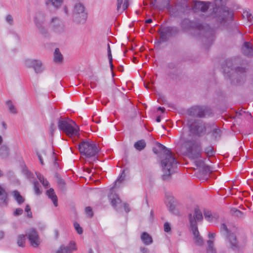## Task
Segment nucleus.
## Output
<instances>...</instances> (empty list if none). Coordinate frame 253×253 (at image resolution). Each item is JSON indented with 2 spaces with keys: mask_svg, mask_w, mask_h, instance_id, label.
Masks as SVG:
<instances>
[{
  "mask_svg": "<svg viewBox=\"0 0 253 253\" xmlns=\"http://www.w3.org/2000/svg\"><path fill=\"white\" fill-rule=\"evenodd\" d=\"M158 147L160 150L164 152V156H162L161 160V166L163 172L162 178L164 180H169L170 179L171 174L175 171L177 162L174 154L170 150L168 149L161 144H159Z\"/></svg>",
  "mask_w": 253,
  "mask_h": 253,
  "instance_id": "nucleus-1",
  "label": "nucleus"
},
{
  "mask_svg": "<svg viewBox=\"0 0 253 253\" xmlns=\"http://www.w3.org/2000/svg\"><path fill=\"white\" fill-rule=\"evenodd\" d=\"M58 127L67 136L72 137L78 136L79 128L76 123L69 119L60 118L58 121Z\"/></svg>",
  "mask_w": 253,
  "mask_h": 253,
  "instance_id": "nucleus-2",
  "label": "nucleus"
},
{
  "mask_svg": "<svg viewBox=\"0 0 253 253\" xmlns=\"http://www.w3.org/2000/svg\"><path fill=\"white\" fill-rule=\"evenodd\" d=\"M79 150L82 157L87 158L95 157L99 152L96 143L87 140H84L79 144Z\"/></svg>",
  "mask_w": 253,
  "mask_h": 253,
  "instance_id": "nucleus-3",
  "label": "nucleus"
},
{
  "mask_svg": "<svg viewBox=\"0 0 253 253\" xmlns=\"http://www.w3.org/2000/svg\"><path fill=\"white\" fill-rule=\"evenodd\" d=\"M125 177L126 174L125 171H123L121 176L116 181L114 186L110 189L108 196L111 205L116 209L121 208L122 207V203L118 195L116 194L115 189L119 187L118 185L122 183L125 180Z\"/></svg>",
  "mask_w": 253,
  "mask_h": 253,
  "instance_id": "nucleus-4",
  "label": "nucleus"
},
{
  "mask_svg": "<svg viewBox=\"0 0 253 253\" xmlns=\"http://www.w3.org/2000/svg\"><path fill=\"white\" fill-rule=\"evenodd\" d=\"M87 13L84 4L81 2L76 3L72 10L73 21L78 24L84 23L87 18Z\"/></svg>",
  "mask_w": 253,
  "mask_h": 253,
  "instance_id": "nucleus-5",
  "label": "nucleus"
},
{
  "mask_svg": "<svg viewBox=\"0 0 253 253\" xmlns=\"http://www.w3.org/2000/svg\"><path fill=\"white\" fill-rule=\"evenodd\" d=\"M203 219V216L202 211L198 208L194 209L189 214V220L191 227V232L194 237H199V232L198 229L197 224L201 222Z\"/></svg>",
  "mask_w": 253,
  "mask_h": 253,
  "instance_id": "nucleus-6",
  "label": "nucleus"
},
{
  "mask_svg": "<svg viewBox=\"0 0 253 253\" xmlns=\"http://www.w3.org/2000/svg\"><path fill=\"white\" fill-rule=\"evenodd\" d=\"M48 24L51 30L55 33L61 34L65 30V25L59 17L52 16L49 19Z\"/></svg>",
  "mask_w": 253,
  "mask_h": 253,
  "instance_id": "nucleus-7",
  "label": "nucleus"
},
{
  "mask_svg": "<svg viewBox=\"0 0 253 253\" xmlns=\"http://www.w3.org/2000/svg\"><path fill=\"white\" fill-rule=\"evenodd\" d=\"M187 125L191 132L196 135H201L205 133L206 126L205 124L202 122H197L192 119H189L188 120Z\"/></svg>",
  "mask_w": 253,
  "mask_h": 253,
  "instance_id": "nucleus-8",
  "label": "nucleus"
},
{
  "mask_svg": "<svg viewBox=\"0 0 253 253\" xmlns=\"http://www.w3.org/2000/svg\"><path fill=\"white\" fill-rule=\"evenodd\" d=\"M178 30L176 27H168L160 30V40L162 42H166L170 37L176 35Z\"/></svg>",
  "mask_w": 253,
  "mask_h": 253,
  "instance_id": "nucleus-9",
  "label": "nucleus"
},
{
  "mask_svg": "<svg viewBox=\"0 0 253 253\" xmlns=\"http://www.w3.org/2000/svg\"><path fill=\"white\" fill-rule=\"evenodd\" d=\"M25 65L29 68H33L37 74L42 73L44 69V66L42 61L37 59H27Z\"/></svg>",
  "mask_w": 253,
  "mask_h": 253,
  "instance_id": "nucleus-10",
  "label": "nucleus"
},
{
  "mask_svg": "<svg viewBox=\"0 0 253 253\" xmlns=\"http://www.w3.org/2000/svg\"><path fill=\"white\" fill-rule=\"evenodd\" d=\"M210 2L204 1H194L192 9L195 12L200 11L205 12L209 8Z\"/></svg>",
  "mask_w": 253,
  "mask_h": 253,
  "instance_id": "nucleus-11",
  "label": "nucleus"
},
{
  "mask_svg": "<svg viewBox=\"0 0 253 253\" xmlns=\"http://www.w3.org/2000/svg\"><path fill=\"white\" fill-rule=\"evenodd\" d=\"M165 197V203L167 205V207L169 211L173 213H176V202L174 198L169 194H166Z\"/></svg>",
  "mask_w": 253,
  "mask_h": 253,
  "instance_id": "nucleus-12",
  "label": "nucleus"
},
{
  "mask_svg": "<svg viewBox=\"0 0 253 253\" xmlns=\"http://www.w3.org/2000/svg\"><path fill=\"white\" fill-rule=\"evenodd\" d=\"M192 142L188 141L185 142L184 146L186 148L187 151L189 153V157L192 159H196L201 157V150H198L194 151L192 150V145H193Z\"/></svg>",
  "mask_w": 253,
  "mask_h": 253,
  "instance_id": "nucleus-13",
  "label": "nucleus"
},
{
  "mask_svg": "<svg viewBox=\"0 0 253 253\" xmlns=\"http://www.w3.org/2000/svg\"><path fill=\"white\" fill-rule=\"evenodd\" d=\"M188 113L192 117L202 118L205 116V110L202 107L195 106L189 109Z\"/></svg>",
  "mask_w": 253,
  "mask_h": 253,
  "instance_id": "nucleus-14",
  "label": "nucleus"
},
{
  "mask_svg": "<svg viewBox=\"0 0 253 253\" xmlns=\"http://www.w3.org/2000/svg\"><path fill=\"white\" fill-rule=\"evenodd\" d=\"M168 68L170 70L169 76L172 79H176L181 74V70L178 67L177 64L170 63L168 65Z\"/></svg>",
  "mask_w": 253,
  "mask_h": 253,
  "instance_id": "nucleus-15",
  "label": "nucleus"
},
{
  "mask_svg": "<svg viewBox=\"0 0 253 253\" xmlns=\"http://www.w3.org/2000/svg\"><path fill=\"white\" fill-rule=\"evenodd\" d=\"M203 214L205 219L211 223L216 221L218 218V215L217 213H212L208 210H204Z\"/></svg>",
  "mask_w": 253,
  "mask_h": 253,
  "instance_id": "nucleus-16",
  "label": "nucleus"
},
{
  "mask_svg": "<svg viewBox=\"0 0 253 253\" xmlns=\"http://www.w3.org/2000/svg\"><path fill=\"white\" fill-rule=\"evenodd\" d=\"M76 250L75 243L74 242H71L69 246H61L56 253H71L72 251Z\"/></svg>",
  "mask_w": 253,
  "mask_h": 253,
  "instance_id": "nucleus-17",
  "label": "nucleus"
},
{
  "mask_svg": "<svg viewBox=\"0 0 253 253\" xmlns=\"http://www.w3.org/2000/svg\"><path fill=\"white\" fill-rule=\"evenodd\" d=\"M220 231L221 234L224 236L230 237L236 236L235 232H232L230 229H229L227 228V225L224 223L221 224L220 227Z\"/></svg>",
  "mask_w": 253,
  "mask_h": 253,
  "instance_id": "nucleus-18",
  "label": "nucleus"
},
{
  "mask_svg": "<svg viewBox=\"0 0 253 253\" xmlns=\"http://www.w3.org/2000/svg\"><path fill=\"white\" fill-rule=\"evenodd\" d=\"M63 3V0H45V4L48 7H53L55 9H59Z\"/></svg>",
  "mask_w": 253,
  "mask_h": 253,
  "instance_id": "nucleus-19",
  "label": "nucleus"
},
{
  "mask_svg": "<svg viewBox=\"0 0 253 253\" xmlns=\"http://www.w3.org/2000/svg\"><path fill=\"white\" fill-rule=\"evenodd\" d=\"M45 21V15L42 12H38L34 18L35 25L43 24Z\"/></svg>",
  "mask_w": 253,
  "mask_h": 253,
  "instance_id": "nucleus-20",
  "label": "nucleus"
},
{
  "mask_svg": "<svg viewBox=\"0 0 253 253\" xmlns=\"http://www.w3.org/2000/svg\"><path fill=\"white\" fill-rule=\"evenodd\" d=\"M242 51L243 53L247 56H253V48L250 42H245L244 43L242 47Z\"/></svg>",
  "mask_w": 253,
  "mask_h": 253,
  "instance_id": "nucleus-21",
  "label": "nucleus"
},
{
  "mask_svg": "<svg viewBox=\"0 0 253 253\" xmlns=\"http://www.w3.org/2000/svg\"><path fill=\"white\" fill-rule=\"evenodd\" d=\"M46 195L50 198L55 207L58 206L57 197L53 188H50L46 191Z\"/></svg>",
  "mask_w": 253,
  "mask_h": 253,
  "instance_id": "nucleus-22",
  "label": "nucleus"
},
{
  "mask_svg": "<svg viewBox=\"0 0 253 253\" xmlns=\"http://www.w3.org/2000/svg\"><path fill=\"white\" fill-rule=\"evenodd\" d=\"M9 155V149L7 146L3 145L0 147V157L2 159L7 158Z\"/></svg>",
  "mask_w": 253,
  "mask_h": 253,
  "instance_id": "nucleus-23",
  "label": "nucleus"
},
{
  "mask_svg": "<svg viewBox=\"0 0 253 253\" xmlns=\"http://www.w3.org/2000/svg\"><path fill=\"white\" fill-rule=\"evenodd\" d=\"M7 194L5 188L0 184V204L6 203Z\"/></svg>",
  "mask_w": 253,
  "mask_h": 253,
  "instance_id": "nucleus-24",
  "label": "nucleus"
},
{
  "mask_svg": "<svg viewBox=\"0 0 253 253\" xmlns=\"http://www.w3.org/2000/svg\"><path fill=\"white\" fill-rule=\"evenodd\" d=\"M63 61V56L60 53L59 49L56 48L54 52V61L56 63H60Z\"/></svg>",
  "mask_w": 253,
  "mask_h": 253,
  "instance_id": "nucleus-25",
  "label": "nucleus"
},
{
  "mask_svg": "<svg viewBox=\"0 0 253 253\" xmlns=\"http://www.w3.org/2000/svg\"><path fill=\"white\" fill-rule=\"evenodd\" d=\"M5 103L10 113L13 114H16L17 113V111L11 100L6 101Z\"/></svg>",
  "mask_w": 253,
  "mask_h": 253,
  "instance_id": "nucleus-26",
  "label": "nucleus"
},
{
  "mask_svg": "<svg viewBox=\"0 0 253 253\" xmlns=\"http://www.w3.org/2000/svg\"><path fill=\"white\" fill-rule=\"evenodd\" d=\"M30 245L34 248H37L42 242L41 238H28Z\"/></svg>",
  "mask_w": 253,
  "mask_h": 253,
  "instance_id": "nucleus-27",
  "label": "nucleus"
},
{
  "mask_svg": "<svg viewBox=\"0 0 253 253\" xmlns=\"http://www.w3.org/2000/svg\"><path fill=\"white\" fill-rule=\"evenodd\" d=\"M39 32L43 36H47L48 34V32L46 27L43 24H40L36 25Z\"/></svg>",
  "mask_w": 253,
  "mask_h": 253,
  "instance_id": "nucleus-28",
  "label": "nucleus"
},
{
  "mask_svg": "<svg viewBox=\"0 0 253 253\" xmlns=\"http://www.w3.org/2000/svg\"><path fill=\"white\" fill-rule=\"evenodd\" d=\"M145 146L146 143L143 140H139L135 142L134 144V147L138 151H141L145 147Z\"/></svg>",
  "mask_w": 253,
  "mask_h": 253,
  "instance_id": "nucleus-29",
  "label": "nucleus"
},
{
  "mask_svg": "<svg viewBox=\"0 0 253 253\" xmlns=\"http://www.w3.org/2000/svg\"><path fill=\"white\" fill-rule=\"evenodd\" d=\"M36 173L40 181L42 183L43 186L45 188H47L49 185V182L47 181V180L46 179H45L44 177L40 173L36 172Z\"/></svg>",
  "mask_w": 253,
  "mask_h": 253,
  "instance_id": "nucleus-30",
  "label": "nucleus"
},
{
  "mask_svg": "<svg viewBox=\"0 0 253 253\" xmlns=\"http://www.w3.org/2000/svg\"><path fill=\"white\" fill-rule=\"evenodd\" d=\"M13 195L14 199L19 204H21L24 202V199L17 191H14L13 192Z\"/></svg>",
  "mask_w": 253,
  "mask_h": 253,
  "instance_id": "nucleus-31",
  "label": "nucleus"
},
{
  "mask_svg": "<svg viewBox=\"0 0 253 253\" xmlns=\"http://www.w3.org/2000/svg\"><path fill=\"white\" fill-rule=\"evenodd\" d=\"M204 152L207 157H210L214 156L215 151L213 147L211 146H209L204 149Z\"/></svg>",
  "mask_w": 253,
  "mask_h": 253,
  "instance_id": "nucleus-32",
  "label": "nucleus"
},
{
  "mask_svg": "<svg viewBox=\"0 0 253 253\" xmlns=\"http://www.w3.org/2000/svg\"><path fill=\"white\" fill-rule=\"evenodd\" d=\"M27 237H38L39 235L34 229H30L26 232Z\"/></svg>",
  "mask_w": 253,
  "mask_h": 253,
  "instance_id": "nucleus-33",
  "label": "nucleus"
},
{
  "mask_svg": "<svg viewBox=\"0 0 253 253\" xmlns=\"http://www.w3.org/2000/svg\"><path fill=\"white\" fill-rule=\"evenodd\" d=\"M243 15L244 18H246L250 22H252L253 20V16L249 11L246 10L244 11Z\"/></svg>",
  "mask_w": 253,
  "mask_h": 253,
  "instance_id": "nucleus-34",
  "label": "nucleus"
},
{
  "mask_svg": "<svg viewBox=\"0 0 253 253\" xmlns=\"http://www.w3.org/2000/svg\"><path fill=\"white\" fill-rule=\"evenodd\" d=\"M231 212L233 214H234V215L238 217L242 218L244 216V213L240 211L235 208L232 209L231 210Z\"/></svg>",
  "mask_w": 253,
  "mask_h": 253,
  "instance_id": "nucleus-35",
  "label": "nucleus"
},
{
  "mask_svg": "<svg viewBox=\"0 0 253 253\" xmlns=\"http://www.w3.org/2000/svg\"><path fill=\"white\" fill-rule=\"evenodd\" d=\"M107 51H108V58L109 59V63H110L111 69H112L113 67V65L112 64L113 59H112V54H111L110 46V45L109 43L108 44V45H107Z\"/></svg>",
  "mask_w": 253,
  "mask_h": 253,
  "instance_id": "nucleus-36",
  "label": "nucleus"
},
{
  "mask_svg": "<svg viewBox=\"0 0 253 253\" xmlns=\"http://www.w3.org/2000/svg\"><path fill=\"white\" fill-rule=\"evenodd\" d=\"M5 20L6 22L10 25H13L14 23V20L13 16L11 14H7L5 17Z\"/></svg>",
  "mask_w": 253,
  "mask_h": 253,
  "instance_id": "nucleus-37",
  "label": "nucleus"
},
{
  "mask_svg": "<svg viewBox=\"0 0 253 253\" xmlns=\"http://www.w3.org/2000/svg\"><path fill=\"white\" fill-rule=\"evenodd\" d=\"M212 134L214 138H219L221 135V130L218 128H214L212 132Z\"/></svg>",
  "mask_w": 253,
  "mask_h": 253,
  "instance_id": "nucleus-38",
  "label": "nucleus"
},
{
  "mask_svg": "<svg viewBox=\"0 0 253 253\" xmlns=\"http://www.w3.org/2000/svg\"><path fill=\"white\" fill-rule=\"evenodd\" d=\"M34 184V189L35 192L36 194L39 195L42 192L40 191L39 188V183L37 181H35L33 183Z\"/></svg>",
  "mask_w": 253,
  "mask_h": 253,
  "instance_id": "nucleus-39",
  "label": "nucleus"
},
{
  "mask_svg": "<svg viewBox=\"0 0 253 253\" xmlns=\"http://www.w3.org/2000/svg\"><path fill=\"white\" fill-rule=\"evenodd\" d=\"M202 169L205 172L208 173L211 172L213 171V169L212 167H211L210 166L207 165L206 164L204 165L203 167L202 168Z\"/></svg>",
  "mask_w": 253,
  "mask_h": 253,
  "instance_id": "nucleus-40",
  "label": "nucleus"
},
{
  "mask_svg": "<svg viewBox=\"0 0 253 253\" xmlns=\"http://www.w3.org/2000/svg\"><path fill=\"white\" fill-rule=\"evenodd\" d=\"M208 253H209L210 252H211V253H214V251L213 248V241L211 240L208 241Z\"/></svg>",
  "mask_w": 253,
  "mask_h": 253,
  "instance_id": "nucleus-41",
  "label": "nucleus"
},
{
  "mask_svg": "<svg viewBox=\"0 0 253 253\" xmlns=\"http://www.w3.org/2000/svg\"><path fill=\"white\" fill-rule=\"evenodd\" d=\"M124 4L123 0H117V10L118 12L121 11L122 12V7Z\"/></svg>",
  "mask_w": 253,
  "mask_h": 253,
  "instance_id": "nucleus-42",
  "label": "nucleus"
},
{
  "mask_svg": "<svg viewBox=\"0 0 253 253\" xmlns=\"http://www.w3.org/2000/svg\"><path fill=\"white\" fill-rule=\"evenodd\" d=\"M229 242L230 243L231 246L233 249L237 247V238H229Z\"/></svg>",
  "mask_w": 253,
  "mask_h": 253,
  "instance_id": "nucleus-43",
  "label": "nucleus"
},
{
  "mask_svg": "<svg viewBox=\"0 0 253 253\" xmlns=\"http://www.w3.org/2000/svg\"><path fill=\"white\" fill-rule=\"evenodd\" d=\"M74 226L76 230L79 234H81L83 233L82 228L80 226V224L78 223L75 222L74 223Z\"/></svg>",
  "mask_w": 253,
  "mask_h": 253,
  "instance_id": "nucleus-44",
  "label": "nucleus"
},
{
  "mask_svg": "<svg viewBox=\"0 0 253 253\" xmlns=\"http://www.w3.org/2000/svg\"><path fill=\"white\" fill-rule=\"evenodd\" d=\"M25 239L26 238H17V244L18 246L21 247H24L25 245Z\"/></svg>",
  "mask_w": 253,
  "mask_h": 253,
  "instance_id": "nucleus-45",
  "label": "nucleus"
},
{
  "mask_svg": "<svg viewBox=\"0 0 253 253\" xmlns=\"http://www.w3.org/2000/svg\"><path fill=\"white\" fill-rule=\"evenodd\" d=\"M85 212L87 216L91 217L93 216L92 209L90 207H87L85 208Z\"/></svg>",
  "mask_w": 253,
  "mask_h": 253,
  "instance_id": "nucleus-46",
  "label": "nucleus"
},
{
  "mask_svg": "<svg viewBox=\"0 0 253 253\" xmlns=\"http://www.w3.org/2000/svg\"><path fill=\"white\" fill-rule=\"evenodd\" d=\"M195 164L198 167H199L202 169L205 164V163L204 160H201L196 161Z\"/></svg>",
  "mask_w": 253,
  "mask_h": 253,
  "instance_id": "nucleus-47",
  "label": "nucleus"
},
{
  "mask_svg": "<svg viewBox=\"0 0 253 253\" xmlns=\"http://www.w3.org/2000/svg\"><path fill=\"white\" fill-rule=\"evenodd\" d=\"M143 243L146 245L151 244L153 241L152 238H141Z\"/></svg>",
  "mask_w": 253,
  "mask_h": 253,
  "instance_id": "nucleus-48",
  "label": "nucleus"
},
{
  "mask_svg": "<svg viewBox=\"0 0 253 253\" xmlns=\"http://www.w3.org/2000/svg\"><path fill=\"white\" fill-rule=\"evenodd\" d=\"M164 231L166 232L170 231L171 227L170 224L168 222H165L164 225Z\"/></svg>",
  "mask_w": 253,
  "mask_h": 253,
  "instance_id": "nucleus-49",
  "label": "nucleus"
},
{
  "mask_svg": "<svg viewBox=\"0 0 253 253\" xmlns=\"http://www.w3.org/2000/svg\"><path fill=\"white\" fill-rule=\"evenodd\" d=\"M162 101H163L164 104H165V105H167L170 108H175L174 105L171 103H169L165 98L162 99Z\"/></svg>",
  "mask_w": 253,
  "mask_h": 253,
  "instance_id": "nucleus-50",
  "label": "nucleus"
},
{
  "mask_svg": "<svg viewBox=\"0 0 253 253\" xmlns=\"http://www.w3.org/2000/svg\"><path fill=\"white\" fill-rule=\"evenodd\" d=\"M203 238H194V243L198 245H203Z\"/></svg>",
  "mask_w": 253,
  "mask_h": 253,
  "instance_id": "nucleus-51",
  "label": "nucleus"
},
{
  "mask_svg": "<svg viewBox=\"0 0 253 253\" xmlns=\"http://www.w3.org/2000/svg\"><path fill=\"white\" fill-rule=\"evenodd\" d=\"M23 213V210L21 208H18L15 210L14 212V215L15 216H18L22 214Z\"/></svg>",
  "mask_w": 253,
  "mask_h": 253,
  "instance_id": "nucleus-52",
  "label": "nucleus"
},
{
  "mask_svg": "<svg viewBox=\"0 0 253 253\" xmlns=\"http://www.w3.org/2000/svg\"><path fill=\"white\" fill-rule=\"evenodd\" d=\"M236 71L237 73H244L246 72V68L245 67H239L236 69Z\"/></svg>",
  "mask_w": 253,
  "mask_h": 253,
  "instance_id": "nucleus-53",
  "label": "nucleus"
},
{
  "mask_svg": "<svg viewBox=\"0 0 253 253\" xmlns=\"http://www.w3.org/2000/svg\"><path fill=\"white\" fill-rule=\"evenodd\" d=\"M128 0H125V2L124 3V4L123 5L122 11H124L125 10H126L127 8V7H128V5H129Z\"/></svg>",
  "mask_w": 253,
  "mask_h": 253,
  "instance_id": "nucleus-54",
  "label": "nucleus"
},
{
  "mask_svg": "<svg viewBox=\"0 0 253 253\" xmlns=\"http://www.w3.org/2000/svg\"><path fill=\"white\" fill-rule=\"evenodd\" d=\"M216 236V232L214 231H211L208 234V237H214Z\"/></svg>",
  "mask_w": 253,
  "mask_h": 253,
  "instance_id": "nucleus-55",
  "label": "nucleus"
},
{
  "mask_svg": "<svg viewBox=\"0 0 253 253\" xmlns=\"http://www.w3.org/2000/svg\"><path fill=\"white\" fill-rule=\"evenodd\" d=\"M37 156H38V157L39 158V160L41 165H44V163H43V160H42V156L41 154L39 152H37Z\"/></svg>",
  "mask_w": 253,
  "mask_h": 253,
  "instance_id": "nucleus-56",
  "label": "nucleus"
},
{
  "mask_svg": "<svg viewBox=\"0 0 253 253\" xmlns=\"http://www.w3.org/2000/svg\"><path fill=\"white\" fill-rule=\"evenodd\" d=\"M63 11L65 15H69V8L67 5H64L63 8Z\"/></svg>",
  "mask_w": 253,
  "mask_h": 253,
  "instance_id": "nucleus-57",
  "label": "nucleus"
},
{
  "mask_svg": "<svg viewBox=\"0 0 253 253\" xmlns=\"http://www.w3.org/2000/svg\"><path fill=\"white\" fill-rule=\"evenodd\" d=\"M159 144V143H158V145ZM158 149H157L156 148H154L153 149V151L154 153H155V154H158L159 153V151H160V152H161L162 153V154L163 155V156H164V152H163V151H162L160 150L158 146Z\"/></svg>",
  "mask_w": 253,
  "mask_h": 253,
  "instance_id": "nucleus-58",
  "label": "nucleus"
},
{
  "mask_svg": "<svg viewBox=\"0 0 253 253\" xmlns=\"http://www.w3.org/2000/svg\"><path fill=\"white\" fill-rule=\"evenodd\" d=\"M58 184L61 186L62 188H63L65 186V182L62 179H59L58 180Z\"/></svg>",
  "mask_w": 253,
  "mask_h": 253,
  "instance_id": "nucleus-59",
  "label": "nucleus"
},
{
  "mask_svg": "<svg viewBox=\"0 0 253 253\" xmlns=\"http://www.w3.org/2000/svg\"><path fill=\"white\" fill-rule=\"evenodd\" d=\"M164 2L166 4V7L167 9H168L169 10H170V9H171V5H170V4L169 3V1H167V0H165L164 1Z\"/></svg>",
  "mask_w": 253,
  "mask_h": 253,
  "instance_id": "nucleus-60",
  "label": "nucleus"
},
{
  "mask_svg": "<svg viewBox=\"0 0 253 253\" xmlns=\"http://www.w3.org/2000/svg\"><path fill=\"white\" fill-rule=\"evenodd\" d=\"M123 205H124V209H125V210L126 211L129 212L130 211V209H129V208L128 207V205L127 204H126V203H124Z\"/></svg>",
  "mask_w": 253,
  "mask_h": 253,
  "instance_id": "nucleus-61",
  "label": "nucleus"
},
{
  "mask_svg": "<svg viewBox=\"0 0 253 253\" xmlns=\"http://www.w3.org/2000/svg\"><path fill=\"white\" fill-rule=\"evenodd\" d=\"M141 237L143 238V237H151L149 235V234L147 233L143 232L141 234Z\"/></svg>",
  "mask_w": 253,
  "mask_h": 253,
  "instance_id": "nucleus-62",
  "label": "nucleus"
},
{
  "mask_svg": "<svg viewBox=\"0 0 253 253\" xmlns=\"http://www.w3.org/2000/svg\"><path fill=\"white\" fill-rule=\"evenodd\" d=\"M55 127L54 126V125L53 124H51V127H50V131H51V133L52 134H53V133L54 131L55 130Z\"/></svg>",
  "mask_w": 253,
  "mask_h": 253,
  "instance_id": "nucleus-63",
  "label": "nucleus"
},
{
  "mask_svg": "<svg viewBox=\"0 0 253 253\" xmlns=\"http://www.w3.org/2000/svg\"><path fill=\"white\" fill-rule=\"evenodd\" d=\"M25 211L26 212H29V211H31V209H30V207L29 205H27L25 207Z\"/></svg>",
  "mask_w": 253,
  "mask_h": 253,
  "instance_id": "nucleus-64",
  "label": "nucleus"
}]
</instances>
